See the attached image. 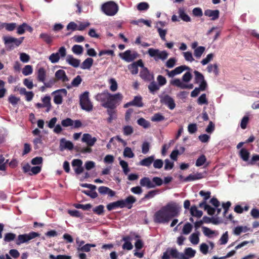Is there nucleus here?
<instances>
[{
	"mask_svg": "<svg viewBox=\"0 0 259 259\" xmlns=\"http://www.w3.org/2000/svg\"><path fill=\"white\" fill-rule=\"evenodd\" d=\"M180 207L175 202L168 203L162 206L154 214L153 220L155 223H167L173 218L179 214Z\"/></svg>",
	"mask_w": 259,
	"mask_h": 259,
	"instance_id": "obj_1",
	"label": "nucleus"
},
{
	"mask_svg": "<svg viewBox=\"0 0 259 259\" xmlns=\"http://www.w3.org/2000/svg\"><path fill=\"white\" fill-rule=\"evenodd\" d=\"M95 99L101 103L103 107L107 109V112L109 115L107 121L108 122H111L113 114V95L109 93L108 91H104L98 94Z\"/></svg>",
	"mask_w": 259,
	"mask_h": 259,
	"instance_id": "obj_2",
	"label": "nucleus"
},
{
	"mask_svg": "<svg viewBox=\"0 0 259 259\" xmlns=\"http://www.w3.org/2000/svg\"><path fill=\"white\" fill-rule=\"evenodd\" d=\"M24 37L16 38L12 36H4L3 39L7 50H12L18 47L22 42Z\"/></svg>",
	"mask_w": 259,
	"mask_h": 259,
	"instance_id": "obj_3",
	"label": "nucleus"
},
{
	"mask_svg": "<svg viewBox=\"0 0 259 259\" xmlns=\"http://www.w3.org/2000/svg\"><path fill=\"white\" fill-rule=\"evenodd\" d=\"M80 105L81 108L87 111H91L93 109V106L89 99V93L84 92L79 97Z\"/></svg>",
	"mask_w": 259,
	"mask_h": 259,
	"instance_id": "obj_4",
	"label": "nucleus"
},
{
	"mask_svg": "<svg viewBox=\"0 0 259 259\" xmlns=\"http://www.w3.org/2000/svg\"><path fill=\"white\" fill-rule=\"evenodd\" d=\"M136 201V199L133 196L130 195L124 200H120L114 202V208L126 207L130 209L132 207L133 204L135 203Z\"/></svg>",
	"mask_w": 259,
	"mask_h": 259,
	"instance_id": "obj_5",
	"label": "nucleus"
},
{
	"mask_svg": "<svg viewBox=\"0 0 259 259\" xmlns=\"http://www.w3.org/2000/svg\"><path fill=\"white\" fill-rule=\"evenodd\" d=\"M148 54L151 57H153L156 61H158L159 59L164 60L167 58L168 55L166 51H160L158 49L153 48L148 49Z\"/></svg>",
	"mask_w": 259,
	"mask_h": 259,
	"instance_id": "obj_6",
	"label": "nucleus"
},
{
	"mask_svg": "<svg viewBox=\"0 0 259 259\" xmlns=\"http://www.w3.org/2000/svg\"><path fill=\"white\" fill-rule=\"evenodd\" d=\"M39 236V234L38 233L34 232H31L28 234L19 235L16 241V243L17 245H20L22 243H26L29 240L34 239L36 237H38Z\"/></svg>",
	"mask_w": 259,
	"mask_h": 259,
	"instance_id": "obj_7",
	"label": "nucleus"
},
{
	"mask_svg": "<svg viewBox=\"0 0 259 259\" xmlns=\"http://www.w3.org/2000/svg\"><path fill=\"white\" fill-rule=\"evenodd\" d=\"M61 125L65 127L70 126L71 128H77L81 126L82 123L79 120H73L67 118L62 120Z\"/></svg>",
	"mask_w": 259,
	"mask_h": 259,
	"instance_id": "obj_8",
	"label": "nucleus"
},
{
	"mask_svg": "<svg viewBox=\"0 0 259 259\" xmlns=\"http://www.w3.org/2000/svg\"><path fill=\"white\" fill-rule=\"evenodd\" d=\"M160 102L161 104L167 106L170 110H173L176 107V103L174 99L168 95H165L159 97Z\"/></svg>",
	"mask_w": 259,
	"mask_h": 259,
	"instance_id": "obj_9",
	"label": "nucleus"
},
{
	"mask_svg": "<svg viewBox=\"0 0 259 259\" xmlns=\"http://www.w3.org/2000/svg\"><path fill=\"white\" fill-rule=\"evenodd\" d=\"M54 94V102L56 104H61L63 101V98L66 96L67 91L65 89L58 90L53 92Z\"/></svg>",
	"mask_w": 259,
	"mask_h": 259,
	"instance_id": "obj_10",
	"label": "nucleus"
},
{
	"mask_svg": "<svg viewBox=\"0 0 259 259\" xmlns=\"http://www.w3.org/2000/svg\"><path fill=\"white\" fill-rule=\"evenodd\" d=\"M119 56L123 60L127 62H130L138 58L139 54L136 52L132 53L131 51L128 50L125 51L124 53H120Z\"/></svg>",
	"mask_w": 259,
	"mask_h": 259,
	"instance_id": "obj_11",
	"label": "nucleus"
},
{
	"mask_svg": "<svg viewBox=\"0 0 259 259\" xmlns=\"http://www.w3.org/2000/svg\"><path fill=\"white\" fill-rule=\"evenodd\" d=\"M102 12L107 15H113V2L110 1L104 3L101 7Z\"/></svg>",
	"mask_w": 259,
	"mask_h": 259,
	"instance_id": "obj_12",
	"label": "nucleus"
},
{
	"mask_svg": "<svg viewBox=\"0 0 259 259\" xmlns=\"http://www.w3.org/2000/svg\"><path fill=\"white\" fill-rule=\"evenodd\" d=\"M72 166L74 168L75 172L77 175L81 174L83 171L82 161L80 159H73L72 161Z\"/></svg>",
	"mask_w": 259,
	"mask_h": 259,
	"instance_id": "obj_13",
	"label": "nucleus"
},
{
	"mask_svg": "<svg viewBox=\"0 0 259 259\" xmlns=\"http://www.w3.org/2000/svg\"><path fill=\"white\" fill-rule=\"evenodd\" d=\"M138 66L144 67V64L141 59L133 62L128 66V69L133 74H136L138 73Z\"/></svg>",
	"mask_w": 259,
	"mask_h": 259,
	"instance_id": "obj_14",
	"label": "nucleus"
},
{
	"mask_svg": "<svg viewBox=\"0 0 259 259\" xmlns=\"http://www.w3.org/2000/svg\"><path fill=\"white\" fill-rule=\"evenodd\" d=\"M82 141L85 143L88 146H93L97 141L95 137H92L89 134H84L82 136Z\"/></svg>",
	"mask_w": 259,
	"mask_h": 259,
	"instance_id": "obj_15",
	"label": "nucleus"
},
{
	"mask_svg": "<svg viewBox=\"0 0 259 259\" xmlns=\"http://www.w3.org/2000/svg\"><path fill=\"white\" fill-rule=\"evenodd\" d=\"M73 144L71 142L67 141L64 138H62L60 140V149L61 151L64 149L71 150L73 149Z\"/></svg>",
	"mask_w": 259,
	"mask_h": 259,
	"instance_id": "obj_16",
	"label": "nucleus"
},
{
	"mask_svg": "<svg viewBox=\"0 0 259 259\" xmlns=\"http://www.w3.org/2000/svg\"><path fill=\"white\" fill-rule=\"evenodd\" d=\"M36 75L37 80L39 81L44 82L47 76L45 69L42 67L37 68L36 70Z\"/></svg>",
	"mask_w": 259,
	"mask_h": 259,
	"instance_id": "obj_17",
	"label": "nucleus"
},
{
	"mask_svg": "<svg viewBox=\"0 0 259 259\" xmlns=\"http://www.w3.org/2000/svg\"><path fill=\"white\" fill-rule=\"evenodd\" d=\"M140 184L142 187H146L148 189L155 188L154 183L148 177H144L140 181Z\"/></svg>",
	"mask_w": 259,
	"mask_h": 259,
	"instance_id": "obj_18",
	"label": "nucleus"
},
{
	"mask_svg": "<svg viewBox=\"0 0 259 259\" xmlns=\"http://www.w3.org/2000/svg\"><path fill=\"white\" fill-rule=\"evenodd\" d=\"M143 69L140 72L141 77L145 81H150L153 79V75H151L148 69L146 67H142Z\"/></svg>",
	"mask_w": 259,
	"mask_h": 259,
	"instance_id": "obj_19",
	"label": "nucleus"
},
{
	"mask_svg": "<svg viewBox=\"0 0 259 259\" xmlns=\"http://www.w3.org/2000/svg\"><path fill=\"white\" fill-rule=\"evenodd\" d=\"M220 11L218 10H212L207 9L204 11V15L208 17H211V20H215L219 18Z\"/></svg>",
	"mask_w": 259,
	"mask_h": 259,
	"instance_id": "obj_20",
	"label": "nucleus"
},
{
	"mask_svg": "<svg viewBox=\"0 0 259 259\" xmlns=\"http://www.w3.org/2000/svg\"><path fill=\"white\" fill-rule=\"evenodd\" d=\"M199 194L200 196L203 197V201L199 204V207L202 208L203 205L205 204H206L207 200L210 198L211 193L210 191L205 192L203 190H201L199 192Z\"/></svg>",
	"mask_w": 259,
	"mask_h": 259,
	"instance_id": "obj_21",
	"label": "nucleus"
},
{
	"mask_svg": "<svg viewBox=\"0 0 259 259\" xmlns=\"http://www.w3.org/2000/svg\"><path fill=\"white\" fill-rule=\"evenodd\" d=\"M66 60L69 65L75 68L78 67L80 63L79 60L74 58L71 55H68Z\"/></svg>",
	"mask_w": 259,
	"mask_h": 259,
	"instance_id": "obj_22",
	"label": "nucleus"
},
{
	"mask_svg": "<svg viewBox=\"0 0 259 259\" xmlns=\"http://www.w3.org/2000/svg\"><path fill=\"white\" fill-rule=\"evenodd\" d=\"M55 76L58 79L63 82H66L69 80L66 75L65 72L63 70H59L55 73Z\"/></svg>",
	"mask_w": 259,
	"mask_h": 259,
	"instance_id": "obj_23",
	"label": "nucleus"
},
{
	"mask_svg": "<svg viewBox=\"0 0 259 259\" xmlns=\"http://www.w3.org/2000/svg\"><path fill=\"white\" fill-rule=\"evenodd\" d=\"M203 178V174L201 173L197 172L195 174H190L188 176L186 177L184 181L185 182L193 181L196 180H199Z\"/></svg>",
	"mask_w": 259,
	"mask_h": 259,
	"instance_id": "obj_24",
	"label": "nucleus"
},
{
	"mask_svg": "<svg viewBox=\"0 0 259 259\" xmlns=\"http://www.w3.org/2000/svg\"><path fill=\"white\" fill-rule=\"evenodd\" d=\"M154 155L149 156L141 160L139 164L142 166L149 167L154 161Z\"/></svg>",
	"mask_w": 259,
	"mask_h": 259,
	"instance_id": "obj_25",
	"label": "nucleus"
},
{
	"mask_svg": "<svg viewBox=\"0 0 259 259\" xmlns=\"http://www.w3.org/2000/svg\"><path fill=\"white\" fill-rule=\"evenodd\" d=\"M93 59L91 58H87L81 64L80 67L82 69H89L93 64Z\"/></svg>",
	"mask_w": 259,
	"mask_h": 259,
	"instance_id": "obj_26",
	"label": "nucleus"
},
{
	"mask_svg": "<svg viewBox=\"0 0 259 259\" xmlns=\"http://www.w3.org/2000/svg\"><path fill=\"white\" fill-rule=\"evenodd\" d=\"M123 240L124 241V243L122 245V248L128 250H131L133 246L130 242L131 237L129 236H126L123 237Z\"/></svg>",
	"mask_w": 259,
	"mask_h": 259,
	"instance_id": "obj_27",
	"label": "nucleus"
},
{
	"mask_svg": "<svg viewBox=\"0 0 259 259\" xmlns=\"http://www.w3.org/2000/svg\"><path fill=\"white\" fill-rule=\"evenodd\" d=\"M178 13L179 14V17L185 22H190L191 18L190 17L185 13V10L184 8H179L178 11Z\"/></svg>",
	"mask_w": 259,
	"mask_h": 259,
	"instance_id": "obj_28",
	"label": "nucleus"
},
{
	"mask_svg": "<svg viewBox=\"0 0 259 259\" xmlns=\"http://www.w3.org/2000/svg\"><path fill=\"white\" fill-rule=\"evenodd\" d=\"M190 213L191 215L197 218H201L203 215V212L201 210L197 209L195 205H193L190 208Z\"/></svg>",
	"mask_w": 259,
	"mask_h": 259,
	"instance_id": "obj_29",
	"label": "nucleus"
},
{
	"mask_svg": "<svg viewBox=\"0 0 259 259\" xmlns=\"http://www.w3.org/2000/svg\"><path fill=\"white\" fill-rule=\"evenodd\" d=\"M133 106L142 107L144 106V104L142 102V98L141 96H135L134 99L132 101Z\"/></svg>",
	"mask_w": 259,
	"mask_h": 259,
	"instance_id": "obj_30",
	"label": "nucleus"
},
{
	"mask_svg": "<svg viewBox=\"0 0 259 259\" xmlns=\"http://www.w3.org/2000/svg\"><path fill=\"white\" fill-rule=\"evenodd\" d=\"M249 229L247 226H238L235 227L233 230V233L235 235H239L242 232H247Z\"/></svg>",
	"mask_w": 259,
	"mask_h": 259,
	"instance_id": "obj_31",
	"label": "nucleus"
},
{
	"mask_svg": "<svg viewBox=\"0 0 259 259\" xmlns=\"http://www.w3.org/2000/svg\"><path fill=\"white\" fill-rule=\"evenodd\" d=\"M41 101L47 108L46 112H48L51 108V97L49 96H46L42 98Z\"/></svg>",
	"mask_w": 259,
	"mask_h": 259,
	"instance_id": "obj_32",
	"label": "nucleus"
},
{
	"mask_svg": "<svg viewBox=\"0 0 259 259\" xmlns=\"http://www.w3.org/2000/svg\"><path fill=\"white\" fill-rule=\"evenodd\" d=\"M170 83L172 85L179 87L182 89H187V84L183 83L179 78H176L174 80H171Z\"/></svg>",
	"mask_w": 259,
	"mask_h": 259,
	"instance_id": "obj_33",
	"label": "nucleus"
},
{
	"mask_svg": "<svg viewBox=\"0 0 259 259\" xmlns=\"http://www.w3.org/2000/svg\"><path fill=\"white\" fill-rule=\"evenodd\" d=\"M249 155L248 151L245 148L241 149L239 152L240 157L244 161H247L248 160Z\"/></svg>",
	"mask_w": 259,
	"mask_h": 259,
	"instance_id": "obj_34",
	"label": "nucleus"
},
{
	"mask_svg": "<svg viewBox=\"0 0 259 259\" xmlns=\"http://www.w3.org/2000/svg\"><path fill=\"white\" fill-rule=\"evenodd\" d=\"M160 193V190L156 189L149 191L143 197V200L149 199L153 198L155 195Z\"/></svg>",
	"mask_w": 259,
	"mask_h": 259,
	"instance_id": "obj_35",
	"label": "nucleus"
},
{
	"mask_svg": "<svg viewBox=\"0 0 259 259\" xmlns=\"http://www.w3.org/2000/svg\"><path fill=\"white\" fill-rule=\"evenodd\" d=\"M199 233L197 232V233H192L189 237V240L193 244L196 245L199 243Z\"/></svg>",
	"mask_w": 259,
	"mask_h": 259,
	"instance_id": "obj_36",
	"label": "nucleus"
},
{
	"mask_svg": "<svg viewBox=\"0 0 259 259\" xmlns=\"http://www.w3.org/2000/svg\"><path fill=\"white\" fill-rule=\"evenodd\" d=\"M99 192L102 194H108L110 196H113V192L108 188V187L104 186H101L98 189Z\"/></svg>",
	"mask_w": 259,
	"mask_h": 259,
	"instance_id": "obj_37",
	"label": "nucleus"
},
{
	"mask_svg": "<svg viewBox=\"0 0 259 259\" xmlns=\"http://www.w3.org/2000/svg\"><path fill=\"white\" fill-rule=\"evenodd\" d=\"M137 123L144 128H147L150 126V122L143 117L140 118L138 119Z\"/></svg>",
	"mask_w": 259,
	"mask_h": 259,
	"instance_id": "obj_38",
	"label": "nucleus"
},
{
	"mask_svg": "<svg viewBox=\"0 0 259 259\" xmlns=\"http://www.w3.org/2000/svg\"><path fill=\"white\" fill-rule=\"evenodd\" d=\"M205 50V48L204 47H198L194 50V55L197 58H199L204 52Z\"/></svg>",
	"mask_w": 259,
	"mask_h": 259,
	"instance_id": "obj_39",
	"label": "nucleus"
},
{
	"mask_svg": "<svg viewBox=\"0 0 259 259\" xmlns=\"http://www.w3.org/2000/svg\"><path fill=\"white\" fill-rule=\"evenodd\" d=\"M207 71L209 73L213 72L215 75L219 74V69L217 64H209L207 67Z\"/></svg>",
	"mask_w": 259,
	"mask_h": 259,
	"instance_id": "obj_40",
	"label": "nucleus"
},
{
	"mask_svg": "<svg viewBox=\"0 0 259 259\" xmlns=\"http://www.w3.org/2000/svg\"><path fill=\"white\" fill-rule=\"evenodd\" d=\"M148 89L150 93L154 94V93L159 90V86L154 81L150 82L148 85Z\"/></svg>",
	"mask_w": 259,
	"mask_h": 259,
	"instance_id": "obj_41",
	"label": "nucleus"
},
{
	"mask_svg": "<svg viewBox=\"0 0 259 259\" xmlns=\"http://www.w3.org/2000/svg\"><path fill=\"white\" fill-rule=\"evenodd\" d=\"M192 228H193V226L190 223H186L184 225L183 228L182 229L183 234H184L185 235L189 234L192 231Z\"/></svg>",
	"mask_w": 259,
	"mask_h": 259,
	"instance_id": "obj_42",
	"label": "nucleus"
},
{
	"mask_svg": "<svg viewBox=\"0 0 259 259\" xmlns=\"http://www.w3.org/2000/svg\"><path fill=\"white\" fill-rule=\"evenodd\" d=\"M22 72L25 76L31 74L33 72V68L32 66L30 65H27L25 66L22 69Z\"/></svg>",
	"mask_w": 259,
	"mask_h": 259,
	"instance_id": "obj_43",
	"label": "nucleus"
},
{
	"mask_svg": "<svg viewBox=\"0 0 259 259\" xmlns=\"http://www.w3.org/2000/svg\"><path fill=\"white\" fill-rule=\"evenodd\" d=\"M194 74L195 75V83H198L200 81H202L204 80V77L203 74L199 72L197 70H195L194 71Z\"/></svg>",
	"mask_w": 259,
	"mask_h": 259,
	"instance_id": "obj_44",
	"label": "nucleus"
},
{
	"mask_svg": "<svg viewBox=\"0 0 259 259\" xmlns=\"http://www.w3.org/2000/svg\"><path fill=\"white\" fill-rule=\"evenodd\" d=\"M39 37L48 44H51L52 41V37L47 33H41L39 35Z\"/></svg>",
	"mask_w": 259,
	"mask_h": 259,
	"instance_id": "obj_45",
	"label": "nucleus"
},
{
	"mask_svg": "<svg viewBox=\"0 0 259 259\" xmlns=\"http://www.w3.org/2000/svg\"><path fill=\"white\" fill-rule=\"evenodd\" d=\"M165 117L161 113H157L154 114L151 117V120L153 122H159L164 120Z\"/></svg>",
	"mask_w": 259,
	"mask_h": 259,
	"instance_id": "obj_46",
	"label": "nucleus"
},
{
	"mask_svg": "<svg viewBox=\"0 0 259 259\" xmlns=\"http://www.w3.org/2000/svg\"><path fill=\"white\" fill-rule=\"evenodd\" d=\"M83 47L81 46L75 45L72 48V52L76 55H80L83 52Z\"/></svg>",
	"mask_w": 259,
	"mask_h": 259,
	"instance_id": "obj_47",
	"label": "nucleus"
},
{
	"mask_svg": "<svg viewBox=\"0 0 259 259\" xmlns=\"http://www.w3.org/2000/svg\"><path fill=\"white\" fill-rule=\"evenodd\" d=\"M134 132L133 127L131 125H125L123 127V133L125 136H129Z\"/></svg>",
	"mask_w": 259,
	"mask_h": 259,
	"instance_id": "obj_48",
	"label": "nucleus"
},
{
	"mask_svg": "<svg viewBox=\"0 0 259 259\" xmlns=\"http://www.w3.org/2000/svg\"><path fill=\"white\" fill-rule=\"evenodd\" d=\"M206 161V158L205 156L202 154L196 160L195 165L196 166H201L205 163Z\"/></svg>",
	"mask_w": 259,
	"mask_h": 259,
	"instance_id": "obj_49",
	"label": "nucleus"
},
{
	"mask_svg": "<svg viewBox=\"0 0 259 259\" xmlns=\"http://www.w3.org/2000/svg\"><path fill=\"white\" fill-rule=\"evenodd\" d=\"M205 210L207 211L209 215H212L214 214L216 209L211 207L210 205L205 204L203 205V207Z\"/></svg>",
	"mask_w": 259,
	"mask_h": 259,
	"instance_id": "obj_50",
	"label": "nucleus"
},
{
	"mask_svg": "<svg viewBox=\"0 0 259 259\" xmlns=\"http://www.w3.org/2000/svg\"><path fill=\"white\" fill-rule=\"evenodd\" d=\"M123 155L124 157L128 158H133L134 156V153L133 152L131 148L126 147L124 148L123 151Z\"/></svg>",
	"mask_w": 259,
	"mask_h": 259,
	"instance_id": "obj_51",
	"label": "nucleus"
},
{
	"mask_svg": "<svg viewBox=\"0 0 259 259\" xmlns=\"http://www.w3.org/2000/svg\"><path fill=\"white\" fill-rule=\"evenodd\" d=\"M19 101L20 98L13 95H11L8 98V101L13 106L17 105Z\"/></svg>",
	"mask_w": 259,
	"mask_h": 259,
	"instance_id": "obj_52",
	"label": "nucleus"
},
{
	"mask_svg": "<svg viewBox=\"0 0 259 259\" xmlns=\"http://www.w3.org/2000/svg\"><path fill=\"white\" fill-rule=\"evenodd\" d=\"M60 59V56L59 53H53L49 57V60L52 63H56L59 61Z\"/></svg>",
	"mask_w": 259,
	"mask_h": 259,
	"instance_id": "obj_53",
	"label": "nucleus"
},
{
	"mask_svg": "<svg viewBox=\"0 0 259 259\" xmlns=\"http://www.w3.org/2000/svg\"><path fill=\"white\" fill-rule=\"evenodd\" d=\"M120 165L122 167L124 174L127 175L130 170V168H128L127 162L121 160L120 161Z\"/></svg>",
	"mask_w": 259,
	"mask_h": 259,
	"instance_id": "obj_54",
	"label": "nucleus"
},
{
	"mask_svg": "<svg viewBox=\"0 0 259 259\" xmlns=\"http://www.w3.org/2000/svg\"><path fill=\"white\" fill-rule=\"evenodd\" d=\"M149 8V4L146 2L140 3L137 5V9L139 11H145Z\"/></svg>",
	"mask_w": 259,
	"mask_h": 259,
	"instance_id": "obj_55",
	"label": "nucleus"
},
{
	"mask_svg": "<svg viewBox=\"0 0 259 259\" xmlns=\"http://www.w3.org/2000/svg\"><path fill=\"white\" fill-rule=\"evenodd\" d=\"M197 103L199 105L202 104H207L208 101L206 99V96L205 94H202L198 99Z\"/></svg>",
	"mask_w": 259,
	"mask_h": 259,
	"instance_id": "obj_56",
	"label": "nucleus"
},
{
	"mask_svg": "<svg viewBox=\"0 0 259 259\" xmlns=\"http://www.w3.org/2000/svg\"><path fill=\"white\" fill-rule=\"evenodd\" d=\"M23 84L28 89H32L34 86L32 80L30 78H25L23 80Z\"/></svg>",
	"mask_w": 259,
	"mask_h": 259,
	"instance_id": "obj_57",
	"label": "nucleus"
},
{
	"mask_svg": "<svg viewBox=\"0 0 259 259\" xmlns=\"http://www.w3.org/2000/svg\"><path fill=\"white\" fill-rule=\"evenodd\" d=\"M185 253L189 257H193L195 255L196 251L191 247H188L185 249Z\"/></svg>",
	"mask_w": 259,
	"mask_h": 259,
	"instance_id": "obj_58",
	"label": "nucleus"
},
{
	"mask_svg": "<svg viewBox=\"0 0 259 259\" xmlns=\"http://www.w3.org/2000/svg\"><path fill=\"white\" fill-rule=\"evenodd\" d=\"M16 234L12 233H8L5 234L4 240L6 242H10L13 241L16 238Z\"/></svg>",
	"mask_w": 259,
	"mask_h": 259,
	"instance_id": "obj_59",
	"label": "nucleus"
},
{
	"mask_svg": "<svg viewBox=\"0 0 259 259\" xmlns=\"http://www.w3.org/2000/svg\"><path fill=\"white\" fill-rule=\"evenodd\" d=\"M16 24L15 23H4V28L9 31H11L14 30L16 27Z\"/></svg>",
	"mask_w": 259,
	"mask_h": 259,
	"instance_id": "obj_60",
	"label": "nucleus"
},
{
	"mask_svg": "<svg viewBox=\"0 0 259 259\" xmlns=\"http://www.w3.org/2000/svg\"><path fill=\"white\" fill-rule=\"evenodd\" d=\"M185 70H190V68L185 65H182L176 67L174 69L176 75L181 73L183 71H184Z\"/></svg>",
	"mask_w": 259,
	"mask_h": 259,
	"instance_id": "obj_61",
	"label": "nucleus"
},
{
	"mask_svg": "<svg viewBox=\"0 0 259 259\" xmlns=\"http://www.w3.org/2000/svg\"><path fill=\"white\" fill-rule=\"evenodd\" d=\"M82 79L79 75H77L75 77L71 82V85L72 87H78L81 82Z\"/></svg>",
	"mask_w": 259,
	"mask_h": 259,
	"instance_id": "obj_62",
	"label": "nucleus"
},
{
	"mask_svg": "<svg viewBox=\"0 0 259 259\" xmlns=\"http://www.w3.org/2000/svg\"><path fill=\"white\" fill-rule=\"evenodd\" d=\"M150 149V144L148 142H144L142 145V152L143 154H147Z\"/></svg>",
	"mask_w": 259,
	"mask_h": 259,
	"instance_id": "obj_63",
	"label": "nucleus"
},
{
	"mask_svg": "<svg viewBox=\"0 0 259 259\" xmlns=\"http://www.w3.org/2000/svg\"><path fill=\"white\" fill-rule=\"evenodd\" d=\"M213 56H214V55L212 53L208 54L206 56V57L205 58L203 59L201 61V63L203 65H205L207 64L213 59Z\"/></svg>",
	"mask_w": 259,
	"mask_h": 259,
	"instance_id": "obj_64",
	"label": "nucleus"
}]
</instances>
